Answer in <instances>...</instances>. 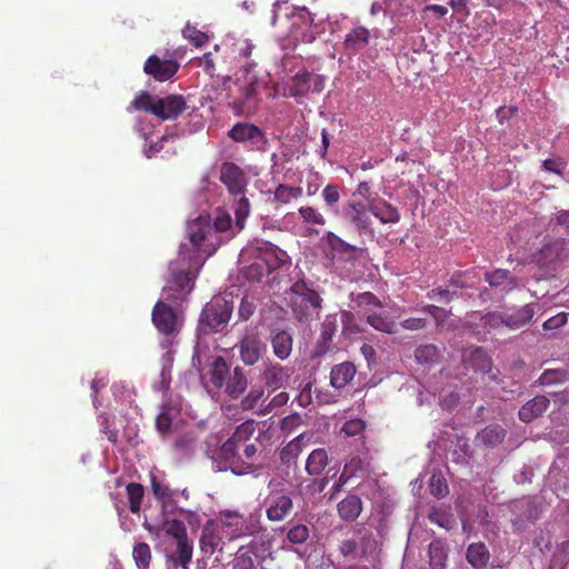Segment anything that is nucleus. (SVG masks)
I'll use <instances>...</instances> for the list:
<instances>
[{
	"mask_svg": "<svg viewBox=\"0 0 569 569\" xmlns=\"http://www.w3.org/2000/svg\"><path fill=\"white\" fill-rule=\"evenodd\" d=\"M179 70V63L174 60L161 59L156 54L150 56L144 64L143 71L160 82L171 79Z\"/></svg>",
	"mask_w": 569,
	"mask_h": 569,
	"instance_id": "ddd939ff",
	"label": "nucleus"
},
{
	"mask_svg": "<svg viewBox=\"0 0 569 569\" xmlns=\"http://www.w3.org/2000/svg\"><path fill=\"white\" fill-rule=\"evenodd\" d=\"M428 518L431 522L445 528L446 530L452 529L455 525L453 516L442 508H431Z\"/></svg>",
	"mask_w": 569,
	"mask_h": 569,
	"instance_id": "3c124183",
	"label": "nucleus"
},
{
	"mask_svg": "<svg viewBox=\"0 0 569 569\" xmlns=\"http://www.w3.org/2000/svg\"><path fill=\"white\" fill-rule=\"evenodd\" d=\"M218 460L223 463L224 470H230L237 476L253 473L257 470L254 463L244 461L238 452V446L229 438L221 445L218 453Z\"/></svg>",
	"mask_w": 569,
	"mask_h": 569,
	"instance_id": "9d476101",
	"label": "nucleus"
},
{
	"mask_svg": "<svg viewBox=\"0 0 569 569\" xmlns=\"http://www.w3.org/2000/svg\"><path fill=\"white\" fill-rule=\"evenodd\" d=\"M184 39L189 40L194 47L200 48L209 41L207 33L198 30L194 26L187 23L182 30Z\"/></svg>",
	"mask_w": 569,
	"mask_h": 569,
	"instance_id": "13d9d810",
	"label": "nucleus"
},
{
	"mask_svg": "<svg viewBox=\"0 0 569 569\" xmlns=\"http://www.w3.org/2000/svg\"><path fill=\"white\" fill-rule=\"evenodd\" d=\"M256 46L249 39H239L233 43V52L243 59L249 60Z\"/></svg>",
	"mask_w": 569,
	"mask_h": 569,
	"instance_id": "338daca9",
	"label": "nucleus"
},
{
	"mask_svg": "<svg viewBox=\"0 0 569 569\" xmlns=\"http://www.w3.org/2000/svg\"><path fill=\"white\" fill-rule=\"evenodd\" d=\"M263 559H259L258 545L251 541L238 548L233 555L230 566L232 569H258ZM260 569H264L261 567Z\"/></svg>",
	"mask_w": 569,
	"mask_h": 569,
	"instance_id": "dca6fc26",
	"label": "nucleus"
},
{
	"mask_svg": "<svg viewBox=\"0 0 569 569\" xmlns=\"http://www.w3.org/2000/svg\"><path fill=\"white\" fill-rule=\"evenodd\" d=\"M131 104L136 110L147 111L163 121L176 120L187 109V101L181 94L160 98L147 91L140 92Z\"/></svg>",
	"mask_w": 569,
	"mask_h": 569,
	"instance_id": "7ed1b4c3",
	"label": "nucleus"
},
{
	"mask_svg": "<svg viewBox=\"0 0 569 569\" xmlns=\"http://www.w3.org/2000/svg\"><path fill=\"white\" fill-rule=\"evenodd\" d=\"M164 533L174 540H181L188 537L187 527L183 521L178 519H168L163 522Z\"/></svg>",
	"mask_w": 569,
	"mask_h": 569,
	"instance_id": "8fccbe9b",
	"label": "nucleus"
},
{
	"mask_svg": "<svg viewBox=\"0 0 569 569\" xmlns=\"http://www.w3.org/2000/svg\"><path fill=\"white\" fill-rule=\"evenodd\" d=\"M299 214L302 219V221L308 226H325L326 224V218L322 216V213L319 212L318 209L306 206L299 208Z\"/></svg>",
	"mask_w": 569,
	"mask_h": 569,
	"instance_id": "5fc2aeb1",
	"label": "nucleus"
},
{
	"mask_svg": "<svg viewBox=\"0 0 569 569\" xmlns=\"http://www.w3.org/2000/svg\"><path fill=\"white\" fill-rule=\"evenodd\" d=\"M507 431L499 423H491L475 437V445L480 448H496L503 442Z\"/></svg>",
	"mask_w": 569,
	"mask_h": 569,
	"instance_id": "b1692460",
	"label": "nucleus"
},
{
	"mask_svg": "<svg viewBox=\"0 0 569 569\" xmlns=\"http://www.w3.org/2000/svg\"><path fill=\"white\" fill-rule=\"evenodd\" d=\"M366 423L362 419H350L342 426L341 431L347 437H355L363 432Z\"/></svg>",
	"mask_w": 569,
	"mask_h": 569,
	"instance_id": "774afa93",
	"label": "nucleus"
},
{
	"mask_svg": "<svg viewBox=\"0 0 569 569\" xmlns=\"http://www.w3.org/2000/svg\"><path fill=\"white\" fill-rule=\"evenodd\" d=\"M353 302L360 309L359 312H363L366 316L375 311V309H381L380 301L372 292H362L353 298Z\"/></svg>",
	"mask_w": 569,
	"mask_h": 569,
	"instance_id": "37998d69",
	"label": "nucleus"
},
{
	"mask_svg": "<svg viewBox=\"0 0 569 569\" xmlns=\"http://www.w3.org/2000/svg\"><path fill=\"white\" fill-rule=\"evenodd\" d=\"M132 557L138 569H149L152 555L147 542L136 543L132 549Z\"/></svg>",
	"mask_w": 569,
	"mask_h": 569,
	"instance_id": "c03bdc74",
	"label": "nucleus"
},
{
	"mask_svg": "<svg viewBox=\"0 0 569 569\" xmlns=\"http://www.w3.org/2000/svg\"><path fill=\"white\" fill-rule=\"evenodd\" d=\"M233 311V302L224 297H213L208 302L200 315V325L204 330L218 332L229 322Z\"/></svg>",
	"mask_w": 569,
	"mask_h": 569,
	"instance_id": "0eeeda50",
	"label": "nucleus"
},
{
	"mask_svg": "<svg viewBox=\"0 0 569 569\" xmlns=\"http://www.w3.org/2000/svg\"><path fill=\"white\" fill-rule=\"evenodd\" d=\"M449 553V546L446 540L433 539L429 543L428 556H429V568L430 569H446Z\"/></svg>",
	"mask_w": 569,
	"mask_h": 569,
	"instance_id": "c756f323",
	"label": "nucleus"
},
{
	"mask_svg": "<svg viewBox=\"0 0 569 569\" xmlns=\"http://www.w3.org/2000/svg\"><path fill=\"white\" fill-rule=\"evenodd\" d=\"M429 490L437 499H441L448 495L449 488L441 472H433L431 475L429 479Z\"/></svg>",
	"mask_w": 569,
	"mask_h": 569,
	"instance_id": "603ef678",
	"label": "nucleus"
},
{
	"mask_svg": "<svg viewBox=\"0 0 569 569\" xmlns=\"http://www.w3.org/2000/svg\"><path fill=\"white\" fill-rule=\"evenodd\" d=\"M261 377L267 387L277 390L287 383L290 378V370L277 362H266Z\"/></svg>",
	"mask_w": 569,
	"mask_h": 569,
	"instance_id": "5701e85b",
	"label": "nucleus"
},
{
	"mask_svg": "<svg viewBox=\"0 0 569 569\" xmlns=\"http://www.w3.org/2000/svg\"><path fill=\"white\" fill-rule=\"evenodd\" d=\"M363 470V461L359 457H352L345 463L342 469V481L348 482L351 478L357 477Z\"/></svg>",
	"mask_w": 569,
	"mask_h": 569,
	"instance_id": "bf43d9fd",
	"label": "nucleus"
},
{
	"mask_svg": "<svg viewBox=\"0 0 569 569\" xmlns=\"http://www.w3.org/2000/svg\"><path fill=\"white\" fill-rule=\"evenodd\" d=\"M228 137L238 143L246 144L250 150L264 151L268 139L262 129L253 123L237 122L228 131Z\"/></svg>",
	"mask_w": 569,
	"mask_h": 569,
	"instance_id": "1a4fd4ad",
	"label": "nucleus"
},
{
	"mask_svg": "<svg viewBox=\"0 0 569 569\" xmlns=\"http://www.w3.org/2000/svg\"><path fill=\"white\" fill-rule=\"evenodd\" d=\"M239 356L246 366H254L267 352V345L257 332H247L238 343Z\"/></svg>",
	"mask_w": 569,
	"mask_h": 569,
	"instance_id": "9b49d317",
	"label": "nucleus"
},
{
	"mask_svg": "<svg viewBox=\"0 0 569 569\" xmlns=\"http://www.w3.org/2000/svg\"><path fill=\"white\" fill-rule=\"evenodd\" d=\"M511 525L515 532L521 533L541 518L542 507L530 497H523L511 503Z\"/></svg>",
	"mask_w": 569,
	"mask_h": 569,
	"instance_id": "6e6552de",
	"label": "nucleus"
},
{
	"mask_svg": "<svg viewBox=\"0 0 569 569\" xmlns=\"http://www.w3.org/2000/svg\"><path fill=\"white\" fill-rule=\"evenodd\" d=\"M367 322L376 330L391 333V320L388 316H381L380 313L373 311L367 315Z\"/></svg>",
	"mask_w": 569,
	"mask_h": 569,
	"instance_id": "052dcab7",
	"label": "nucleus"
},
{
	"mask_svg": "<svg viewBox=\"0 0 569 569\" xmlns=\"http://www.w3.org/2000/svg\"><path fill=\"white\" fill-rule=\"evenodd\" d=\"M152 323L162 336L161 347L169 349L178 342L177 338L183 326V318L168 303L159 300L152 309Z\"/></svg>",
	"mask_w": 569,
	"mask_h": 569,
	"instance_id": "39448f33",
	"label": "nucleus"
},
{
	"mask_svg": "<svg viewBox=\"0 0 569 569\" xmlns=\"http://www.w3.org/2000/svg\"><path fill=\"white\" fill-rule=\"evenodd\" d=\"M264 391L262 388H251L248 395L241 400V408L243 410H252L257 407L258 402L263 398Z\"/></svg>",
	"mask_w": 569,
	"mask_h": 569,
	"instance_id": "e2e57ef3",
	"label": "nucleus"
},
{
	"mask_svg": "<svg viewBox=\"0 0 569 569\" xmlns=\"http://www.w3.org/2000/svg\"><path fill=\"white\" fill-rule=\"evenodd\" d=\"M193 556V542L189 538L174 540V547L167 549L166 563H173L181 569H189Z\"/></svg>",
	"mask_w": 569,
	"mask_h": 569,
	"instance_id": "4468645a",
	"label": "nucleus"
},
{
	"mask_svg": "<svg viewBox=\"0 0 569 569\" xmlns=\"http://www.w3.org/2000/svg\"><path fill=\"white\" fill-rule=\"evenodd\" d=\"M239 197L240 198L236 200L234 203V216L236 227L238 228V230H242L244 227L246 219L250 213V202L248 198L244 197V193Z\"/></svg>",
	"mask_w": 569,
	"mask_h": 569,
	"instance_id": "6e6d98bb",
	"label": "nucleus"
},
{
	"mask_svg": "<svg viewBox=\"0 0 569 569\" xmlns=\"http://www.w3.org/2000/svg\"><path fill=\"white\" fill-rule=\"evenodd\" d=\"M259 254L257 260L262 263L264 269L271 273L272 271L284 266L289 257L286 251L279 249L270 242L263 243L259 249Z\"/></svg>",
	"mask_w": 569,
	"mask_h": 569,
	"instance_id": "f3484780",
	"label": "nucleus"
},
{
	"mask_svg": "<svg viewBox=\"0 0 569 569\" xmlns=\"http://www.w3.org/2000/svg\"><path fill=\"white\" fill-rule=\"evenodd\" d=\"M309 538V529L305 525L293 526L288 530L287 539L291 543H303Z\"/></svg>",
	"mask_w": 569,
	"mask_h": 569,
	"instance_id": "0e129e2a",
	"label": "nucleus"
},
{
	"mask_svg": "<svg viewBox=\"0 0 569 569\" xmlns=\"http://www.w3.org/2000/svg\"><path fill=\"white\" fill-rule=\"evenodd\" d=\"M569 258V241L562 237L546 240L532 254V262L538 267V272L532 274L537 282L551 279L562 268Z\"/></svg>",
	"mask_w": 569,
	"mask_h": 569,
	"instance_id": "f03ea898",
	"label": "nucleus"
},
{
	"mask_svg": "<svg viewBox=\"0 0 569 569\" xmlns=\"http://www.w3.org/2000/svg\"><path fill=\"white\" fill-rule=\"evenodd\" d=\"M350 211L348 212L350 220L359 230L369 228V217L366 211V207L360 202H350Z\"/></svg>",
	"mask_w": 569,
	"mask_h": 569,
	"instance_id": "a18cd8bd",
	"label": "nucleus"
},
{
	"mask_svg": "<svg viewBox=\"0 0 569 569\" xmlns=\"http://www.w3.org/2000/svg\"><path fill=\"white\" fill-rule=\"evenodd\" d=\"M254 431L256 422L253 420H247L236 428L229 439L239 447L240 445H244L249 441Z\"/></svg>",
	"mask_w": 569,
	"mask_h": 569,
	"instance_id": "79ce46f5",
	"label": "nucleus"
},
{
	"mask_svg": "<svg viewBox=\"0 0 569 569\" xmlns=\"http://www.w3.org/2000/svg\"><path fill=\"white\" fill-rule=\"evenodd\" d=\"M362 511V500L357 495H348L337 505L338 516L346 522H353Z\"/></svg>",
	"mask_w": 569,
	"mask_h": 569,
	"instance_id": "c85d7f7f",
	"label": "nucleus"
},
{
	"mask_svg": "<svg viewBox=\"0 0 569 569\" xmlns=\"http://www.w3.org/2000/svg\"><path fill=\"white\" fill-rule=\"evenodd\" d=\"M220 181L233 197L242 196L247 189L246 173L233 162H224L221 166Z\"/></svg>",
	"mask_w": 569,
	"mask_h": 569,
	"instance_id": "f8f14e48",
	"label": "nucleus"
},
{
	"mask_svg": "<svg viewBox=\"0 0 569 569\" xmlns=\"http://www.w3.org/2000/svg\"><path fill=\"white\" fill-rule=\"evenodd\" d=\"M322 298L316 290H311L306 296L290 298V306L296 319L300 322L309 319V308H321Z\"/></svg>",
	"mask_w": 569,
	"mask_h": 569,
	"instance_id": "6ab92c4d",
	"label": "nucleus"
},
{
	"mask_svg": "<svg viewBox=\"0 0 569 569\" xmlns=\"http://www.w3.org/2000/svg\"><path fill=\"white\" fill-rule=\"evenodd\" d=\"M292 345V336L286 330L278 331L271 338L273 353L280 360H286L290 357Z\"/></svg>",
	"mask_w": 569,
	"mask_h": 569,
	"instance_id": "473e14b6",
	"label": "nucleus"
},
{
	"mask_svg": "<svg viewBox=\"0 0 569 569\" xmlns=\"http://www.w3.org/2000/svg\"><path fill=\"white\" fill-rule=\"evenodd\" d=\"M550 400L543 395H538L528 400L518 411V418L525 423H530L548 410Z\"/></svg>",
	"mask_w": 569,
	"mask_h": 569,
	"instance_id": "4be33fe9",
	"label": "nucleus"
},
{
	"mask_svg": "<svg viewBox=\"0 0 569 569\" xmlns=\"http://www.w3.org/2000/svg\"><path fill=\"white\" fill-rule=\"evenodd\" d=\"M248 387V380L247 376L243 371V369L239 366H237L232 373L230 372L227 383L224 385L226 392L236 398L240 396Z\"/></svg>",
	"mask_w": 569,
	"mask_h": 569,
	"instance_id": "c9c22d12",
	"label": "nucleus"
},
{
	"mask_svg": "<svg viewBox=\"0 0 569 569\" xmlns=\"http://www.w3.org/2000/svg\"><path fill=\"white\" fill-rule=\"evenodd\" d=\"M209 360V380L216 389H222L230 375V366L221 356H212Z\"/></svg>",
	"mask_w": 569,
	"mask_h": 569,
	"instance_id": "a878e982",
	"label": "nucleus"
},
{
	"mask_svg": "<svg viewBox=\"0 0 569 569\" xmlns=\"http://www.w3.org/2000/svg\"><path fill=\"white\" fill-rule=\"evenodd\" d=\"M441 353L435 345H423L416 349L415 357L419 363H433L437 362Z\"/></svg>",
	"mask_w": 569,
	"mask_h": 569,
	"instance_id": "de8ad7c7",
	"label": "nucleus"
},
{
	"mask_svg": "<svg viewBox=\"0 0 569 569\" xmlns=\"http://www.w3.org/2000/svg\"><path fill=\"white\" fill-rule=\"evenodd\" d=\"M466 558L475 569L485 568L490 559V552L482 542H475L468 546Z\"/></svg>",
	"mask_w": 569,
	"mask_h": 569,
	"instance_id": "72a5a7b5",
	"label": "nucleus"
},
{
	"mask_svg": "<svg viewBox=\"0 0 569 569\" xmlns=\"http://www.w3.org/2000/svg\"><path fill=\"white\" fill-rule=\"evenodd\" d=\"M293 510V501L290 496L273 493L268 498L267 518L272 522L284 520Z\"/></svg>",
	"mask_w": 569,
	"mask_h": 569,
	"instance_id": "a211bd4d",
	"label": "nucleus"
},
{
	"mask_svg": "<svg viewBox=\"0 0 569 569\" xmlns=\"http://www.w3.org/2000/svg\"><path fill=\"white\" fill-rule=\"evenodd\" d=\"M329 463L328 452L323 448L312 450L306 461V471L309 476H319Z\"/></svg>",
	"mask_w": 569,
	"mask_h": 569,
	"instance_id": "f704fd0d",
	"label": "nucleus"
},
{
	"mask_svg": "<svg viewBox=\"0 0 569 569\" xmlns=\"http://www.w3.org/2000/svg\"><path fill=\"white\" fill-rule=\"evenodd\" d=\"M338 325L335 319L327 318L325 320L321 326L320 337L313 350V357H321L330 350L332 338L335 337Z\"/></svg>",
	"mask_w": 569,
	"mask_h": 569,
	"instance_id": "2f4dec72",
	"label": "nucleus"
},
{
	"mask_svg": "<svg viewBox=\"0 0 569 569\" xmlns=\"http://www.w3.org/2000/svg\"><path fill=\"white\" fill-rule=\"evenodd\" d=\"M535 313V303H527L512 313L505 312V326L510 330H519L531 322Z\"/></svg>",
	"mask_w": 569,
	"mask_h": 569,
	"instance_id": "bb28decb",
	"label": "nucleus"
},
{
	"mask_svg": "<svg viewBox=\"0 0 569 569\" xmlns=\"http://www.w3.org/2000/svg\"><path fill=\"white\" fill-rule=\"evenodd\" d=\"M231 228L232 219L227 212L218 213L212 226L209 216H200L189 222L187 227L189 243L194 252H202L206 257H210L216 251V246L211 238L217 232H227Z\"/></svg>",
	"mask_w": 569,
	"mask_h": 569,
	"instance_id": "f257e3e1",
	"label": "nucleus"
},
{
	"mask_svg": "<svg viewBox=\"0 0 569 569\" xmlns=\"http://www.w3.org/2000/svg\"><path fill=\"white\" fill-rule=\"evenodd\" d=\"M129 509L132 513H139L141 510V503L144 497V488L141 483L129 482L126 487Z\"/></svg>",
	"mask_w": 569,
	"mask_h": 569,
	"instance_id": "ea45409f",
	"label": "nucleus"
},
{
	"mask_svg": "<svg viewBox=\"0 0 569 569\" xmlns=\"http://www.w3.org/2000/svg\"><path fill=\"white\" fill-rule=\"evenodd\" d=\"M302 193L303 189L301 187L279 184L274 190V201L278 204H289L292 200L301 198Z\"/></svg>",
	"mask_w": 569,
	"mask_h": 569,
	"instance_id": "58836bf2",
	"label": "nucleus"
},
{
	"mask_svg": "<svg viewBox=\"0 0 569 569\" xmlns=\"http://www.w3.org/2000/svg\"><path fill=\"white\" fill-rule=\"evenodd\" d=\"M220 521L223 528L230 529L231 538H239L251 535V529L244 517L238 511L223 510L220 512Z\"/></svg>",
	"mask_w": 569,
	"mask_h": 569,
	"instance_id": "412c9836",
	"label": "nucleus"
},
{
	"mask_svg": "<svg viewBox=\"0 0 569 569\" xmlns=\"http://www.w3.org/2000/svg\"><path fill=\"white\" fill-rule=\"evenodd\" d=\"M462 362L476 371L489 373L492 369V360L487 351L481 347L462 352Z\"/></svg>",
	"mask_w": 569,
	"mask_h": 569,
	"instance_id": "393cba45",
	"label": "nucleus"
},
{
	"mask_svg": "<svg viewBox=\"0 0 569 569\" xmlns=\"http://www.w3.org/2000/svg\"><path fill=\"white\" fill-rule=\"evenodd\" d=\"M541 386H551L569 381V371L566 368L546 369L538 379Z\"/></svg>",
	"mask_w": 569,
	"mask_h": 569,
	"instance_id": "a19ab883",
	"label": "nucleus"
},
{
	"mask_svg": "<svg viewBox=\"0 0 569 569\" xmlns=\"http://www.w3.org/2000/svg\"><path fill=\"white\" fill-rule=\"evenodd\" d=\"M151 489L154 497L160 500L162 503L169 502L172 500V491L167 486L158 481L154 476H151Z\"/></svg>",
	"mask_w": 569,
	"mask_h": 569,
	"instance_id": "680f3d73",
	"label": "nucleus"
},
{
	"mask_svg": "<svg viewBox=\"0 0 569 569\" xmlns=\"http://www.w3.org/2000/svg\"><path fill=\"white\" fill-rule=\"evenodd\" d=\"M479 312L471 315L462 325V328L470 332L478 341H486V330L480 325Z\"/></svg>",
	"mask_w": 569,
	"mask_h": 569,
	"instance_id": "864d4df0",
	"label": "nucleus"
},
{
	"mask_svg": "<svg viewBox=\"0 0 569 569\" xmlns=\"http://www.w3.org/2000/svg\"><path fill=\"white\" fill-rule=\"evenodd\" d=\"M270 274L261 262L256 260L244 270V277L250 281H261L264 276Z\"/></svg>",
	"mask_w": 569,
	"mask_h": 569,
	"instance_id": "69168bd1",
	"label": "nucleus"
},
{
	"mask_svg": "<svg viewBox=\"0 0 569 569\" xmlns=\"http://www.w3.org/2000/svg\"><path fill=\"white\" fill-rule=\"evenodd\" d=\"M327 242L332 251L346 257L347 260L355 259L362 252L361 249L347 243L333 232H328Z\"/></svg>",
	"mask_w": 569,
	"mask_h": 569,
	"instance_id": "e433bc0d",
	"label": "nucleus"
},
{
	"mask_svg": "<svg viewBox=\"0 0 569 569\" xmlns=\"http://www.w3.org/2000/svg\"><path fill=\"white\" fill-rule=\"evenodd\" d=\"M485 280L492 290L502 296L513 291L520 286L519 280L507 269L486 271Z\"/></svg>",
	"mask_w": 569,
	"mask_h": 569,
	"instance_id": "2eb2a0df",
	"label": "nucleus"
},
{
	"mask_svg": "<svg viewBox=\"0 0 569 569\" xmlns=\"http://www.w3.org/2000/svg\"><path fill=\"white\" fill-rule=\"evenodd\" d=\"M370 211L381 224L391 222V207L383 200H375L370 204Z\"/></svg>",
	"mask_w": 569,
	"mask_h": 569,
	"instance_id": "4d7b16f0",
	"label": "nucleus"
},
{
	"mask_svg": "<svg viewBox=\"0 0 569 569\" xmlns=\"http://www.w3.org/2000/svg\"><path fill=\"white\" fill-rule=\"evenodd\" d=\"M377 542L365 528H357L352 536L341 540L340 553L348 560L363 561L376 551Z\"/></svg>",
	"mask_w": 569,
	"mask_h": 569,
	"instance_id": "423d86ee",
	"label": "nucleus"
},
{
	"mask_svg": "<svg viewBox=\"0 0 569 569\" xmlns=\"http://www.w3.org/2000/svg\"><path fill=\"white\" fill-rule=\"evenodd\" d=\"M302 451V443L300 437L295 438L286 445L280 451V460L284 465L295 462Z\"/></svg>",
	"mask_w": 569,
	"mask_h": 569,
	"instance_id": "09e8293b",
	"label": "nucleus"
},
{
	"mask_svg": "<svg viewBox=\"0 0 569 569\" xmlns=\"http://www.w3.org/2000/svg\"><path fill=\"white\" fill-rule=\"evenodd\" d=\"M222 535L218 523L208 521L201 529L199 546L203 553L213 555L222 546Z\"/></svg>",
	"mask_w": 569,
	"mask_h": 569,
	"instance_id": "aec40b11",
	"label": "nucleus"
},
{
	"mask_svg": "<svg viewBox=\"0 0 569 569\" xmlns=\"http://www.w3.org/2000/svg\"><path fill=\"white\" fill-rule=\"evenodd\" d=\"M356 372V366L350 361L336 365L331 368L330 383L335 389H343L353 380Z\"/></svg>",
	"mask_w": 569,
	"mask_h": 569,
	"instance_id": "cd10ccee",
	"label": "nucleus"
},
{
	"mask_svg": "<svg viewBox=\"0 0 569 569\" xmlns=\"http://www.w3.org/2000/svg\"><path fill=\"white\" fill-rule=\"evenodd\" d=\"M206 258L202 252H194L190 243L181 244L178 260L170 263L172 282L170 289L190 291L193 286V278L190 276V271L201 267Z\"/></svg>",
	"mask_w": 569,
	"mask_h": 569,
	"instance_id": "20e7f679",
	"label": "nucleus"
},
{
	"mask_svg": "<svg viewBox=\"0 0 569 569\" xmlns=\"http://www.w3.org/2000/svg\"><path fill=\"white\" fill-rule=\"evenodd\" d=\"M370 32L365 27L352 28L345 37L343 47L348 53H357L369 43Z\"/></svg>",
	"mask_w": 569,
	"mask_h": 569,
	"instance_id": "7c9ffc66",
	"label": "nucleus"
},
{
	"mask_svg": "<svg viewBox=\"0 0 569 569\" xmlns=\"http://www.w3.org/2000/svg\"><path fill=\"white\" fill-rule=\"evenodd\" d=\"M480 278L473 270L456 271L451 274L449 283L459 289L473 288Z\"/></svg>",
	"mask_w": 569,
	"mask_h": 569,
	"instance_id": "4c0bfd02",
	"label": "nucleus"
},
{
	"mask_svg": "<svg viewBox=\"0 0 569 569\" xmlns=\"http://www.w3.org/2000/svg\"><path fill=\"white\" fill-rule=\"evenodd\" d=\"M480 325L486 330V337L493 330L505 326V312L491 311L480 316Z\"/></svg>",
	"mask_w": 569,
	"mask_h": 569,
	"instance_id": "49530a36",
	"label": "nucleus"
}]
</instances>
